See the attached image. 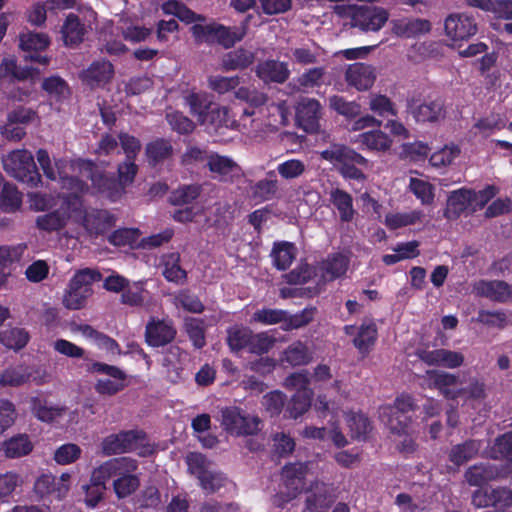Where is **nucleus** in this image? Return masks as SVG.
Returning a JSON list of instances; mask_svg holds the SVG:
<instances>
[{"label":"nucleus","instance_id":"338daca9","mask_svg":"<svg viewBox=\"0 0 512 512\" xmlns=\"http://www.w3.org/2000/svg\"><path fill=\"white\" fill-rule=\"evenodd\" d=\"M495 459L512 460V431L499 436L491 449Z\"/></svg>","mask_w":512,"mask_h":512},{"label":"nucleus","instance_id":"dca6fc26","mask_svg":"<svg viewBox=\"0 0 512 512\" xmlns=\"http://www.w3.org/2000/svg\"><path fill=\"white\" fill-rule=\"evenodd\" d=\"M91 371L103 373L110 377V379H99L95 384V390L99 394L114 395L125 387V373L116 366L94 363L91 366Z\"/></svg>","mask_w":512,"mask_h":512},{"label":"nucleus","instance_id":"c85d7f7f","mask_svg":"<svg viewBox=\"0 0 512 512\" xmlns=\"http://www.w3.org/2000/svg\"><path fill=\"white\" fill-rule=\"evenodd\" d=\"M308 472L307 464L294 463L285 465L282 469V487L285 490L301 492L305 486V477Z\"/></svg>","mask_w":512,"mask_h":512},{"label":"nucleus","instance_id":"a211bd4d","mask_svg":"<svg viewBox=\"0 0 512 512\" xmlns=\"http://www.w3.org/2000/svg\"><path fill=\"white\" fill-rule=\"evenodd\" d=\"M333 502L331 488L323 482H314L307 490L305 499L306 512H328Z\"/></svg>","mask_w":512,"mask_h":512},{"label":"nucleus","instance_id":"39448f33","mask_svg":"<svg viewBox=\"0 0 512 512\" xmlns=\"http://www.w3.org/2000/svg\"><path fill=\"white\" fill-rule=\"evenodd\" d=\"M68 204L72 205L75 221L81 222L90 235L97 236L106 232L115 225V217L107 211H86L79 198V194H75L73 201L68 202Z\"/></svg>","mask_w":512,"mask_h":512},{"label":"nucleus","instance_id":"0eeeda50","mask_svg":"<svg viewBox=\"0 0 512 512\" xmlns=\"http://www.w3.org/2000/svg\"><path fill=\"white\" fill-rule=\"evenodd\" d=\"M48 373L39 366H28L18 364L9 366L0 373L1 387H19L32 380L35 384L41 385L48 381Z\"/></svg>","mask_w":512,"mask_h":512},{"label":"nucleus","instance_id":"2eb2a0df","mask_svg":"<svg viewBox=\"0 0 512 512\" xmlns=\"http://www.w3.org/2000/svg\"><path fill=\"white\" fill-rule=\"evenodd\" d=\"M74 197L75 194H63L61 196L62 203L60 208L53 212L38 216L36 219L37 227L41 230L51 232L63 228L69 218L75 220V216L72 211V205L68 204V202L73 201Z\"/></svg>","mask_w":512,"mask_h":512},{"label":"nucleus","instance_id":"393cba45","mask_svg":"<svg viewBox=\"0 0 512 512\" xmlns=\"http://www.w3.org/2000/svg\"><path fill=\"white\" fill-rule=\"evenodd\" d=\"M410 113L417 122L437 123L445 119L446 110L444 102L440 99L410 106Z\"/></svg>","mask_w":512,"mask_h":512},{"label":"nucleus","instance_id":"473e14b6","mask_svg":"<svg viewBox=\"0 0 512 512\" xmlns=\"http://www.w3.org/2000/svg\"><path fill=\"white\" fill-rule=\"evenodd\" d=\"M321 157L332 163L342 165L347 161H356L357 165L366 166L368 161L361 154L340 144H333L328 149L321 152Z\"/></svg>","mask_w":512,"mask_h":512},{"label":"nucleus","instance_id":"7ed1b4c3","mask_svg":"<svg viewBox=\"0 0 512 512\" xmlns=\"http://www.w3.org/2000/svg\"><path fill=\"white\" fill-rule=\"evenodd\" d=\"M4 170L15 179L36 187L40 182V175L36 170L34 158L28 150H14L2 159Z\"/></svg>","mask_w":512,"mask_h":512},{"label":"nucleus","instance_id":"423d86ee","mask_svg":"<svg viewBox=\"0 0 512 512\" xmlns=\"http://www.w3.org/2000/svg\"><path fill=\"white\" fill-rule=\"evenodd\" d=\"M36 156L45 176L54 181L59 178L62 188L66 189L68 193L82 194L87 191V185L83 181L75 177H65L62 175L64 166L63 160H55L52 162L48 152L44 149H39Z\"/></svg>","mask_w":512,"mask_h":512},{"label":"nucleus","instance_id":"412c9836","mask_svg":"<svg viewBox=\"0 0 512 512\" xmlns=\"http://www.w3.org/2000/svg\"><path fill=\"white\" fill-rule=\"evenodd\" d=\"M34 449L31 437L25 433L15 434L0 443V453L7 460L28 456Z\"/></svg>","mask_w":512,"mask_h":512},{"label":"nucleus","instance_id":"8fccbe9b","mask_svg":"<svg viewBox=\"0 0 512 512\" xmlns=\"http://www.w3.org/2000/svg\"><path fill=\"white\" fill-rule=\"evenodd\" d=\"M274 265L279 270L287 269L296 257V249L288 242L277 243L271 252Z\"/></svg>","mask_w":512,"mask_h":512},{"label":"nucleus","instance_id":"c9c22d12","mask_svg":"<svg viewBox=\"0 0 512 512\" xmlns=\"http://www.w3.org/2000/svg\"><path fill=\"white\" fill-rule=\"evenodd\" d=\"M209 132H219L221 128H236V122L231 119L227 107H212L200 123Z\"/></svg>","mask_w":512,"mask_h":512},{"label":"nucleus","instance_id":"cd10ccee","mask_svg":"<svg viewBox=\"0 0 512 512\" xmlns=\"http://www.w3.org/2000/svg\"><path fill=\"white\" fill-rule=\"evenodd\" d=\"M392 24L393 33L404 38L418 37L431 29L430 22L421 18H402L394 20Z\"/></svg>","mask_w":512,"mask_h":512},{"label":"nucleus","instance_id":"4c0bfd02","mask_svg":"<svg viewBox=\"0 0 512 512\" xmlns=\"http://www.w3.org/2000/svg\"><path fill=\"white\" fill-rule=\"evenodd\" d=\"M30 405L33 415L42 422H53L62 417L66 412L64 406L50 405L39 397H32Z\"/></svg>","mask_w":512,"mask_h":512},{"label":"nucleus","instance_id":"7c9ffc66","mask_svg":"<svg viewBox=\"0 0 512 512\" xmlns=\"http://www.w3.org/2000/svg\"><path fill=\"white\" fill-rule=\"evenodd\" d=\"M471 189H459L452 191L447 199L445 216L448 219H456L463 212H472Z\"/></svg>","mask_w":512,"mask_h":512},{"label":"nucleus","instance_id":"09e8293b","mask_svg":"<svg viewBox=\"0 0 512 512\" xmlns=\"http://www.w3.org/2000/svg\"><path fill=\"white\" fill-rule=\"evenodd\" d=\"M190 113L197 118L199 124L212 108V100L207 93H191L185 97Z\"/></svg>","mask_w":512,"mask_h":512},{"label":"nucleus","instance_id":"0e129e2a","mask_svg":"<svg viewBox=\"0 0 512 512\" xmlns=\"http://www.w3.org/2000/svg\"><path fill=\"white\" fill-rule=\"evenodd\" d=\"M49 45V38L43 33L26 32L20 35V48L27 52L41 51Z\"/></svg>","mask_w":512,"mask_h":512},{"label":"nucleus","instance_id":"4be33fe9","mask_svg":"<svg viewBox=\"0 0 512 512\" xmlns=\"http://www.w3.org/2000/svg\"><path fill=\"white\" fill-rule=\"evenodd\" d=\"M445 31L452 40H465L477 31L473 17L466 14H452L445 20Z\"/></svg>","mask_w":512,"mask_h":512},{"label":"nucleus","instance_id":"13d9d810","mask_svg":"<svg viewBox=\"0 0 512 512\" xmlns=\"http://www.w3.org/2000/svg\"><path fill=\"white\" fill-rule=\"evenodd\" d=\"M347 425L351 433V437L358 440H365L372 429L368 418L361 413L348 415Z\"/></svg>","mask_w":512,"mask_h":512},{"label":"nucleus","instance_id":"f3484780","mask_svg":"<svg viewBox=\"0 0 512 512\" xmlns=\"http://www.w3.org/2000/svg\"><path fill=\"white\" fill-rule=\"evenodd\" d=\"M87 178H90L96 191L111 201L119 200L125 193L126 187L113 177H109L99 170H94L92 165L86 164Z\"/></svg>","mask_w":512,"mask_h":512},{"label":"nucleus","instance_id":"6e6552de","mask_svg":"<svg viewBox=\"0 0 512 512\" xmlns=\"http://www.w3.org/2000/svg\"><path fill=\"white\" fill-rule=\"evenodd\" d=\"M260 419L237 407L225 408L221 412V425L236 436L253 435L260 430Z\"/></svg>","mask_w":512,"mask_h":512},{"label":"nucleus","instance_id":"5fc2aeb1","mask_svg":"<svg viewBox=\"0 0 512 512\" xmlns=\"http://www.w3.org/2000/svg\"><path fill=\"white\" fill-rule=\"evenodd\" d=\"M326 74L324 67H313L305 70L294 81L299 89L308 90L320 87Z\"/></svg>","mask_w":512,"mask_h":512},{"label":"nucleus","instance_id":"6ab92c4d","mask_svg":"<svg viewBox=\"0 0 512 512\" xmlns=\"http://www.w3.org/2000/svg\"><path fill=\"white\" fill-rule=\"evenodd\" d=\"M473 291L498 303H506L512 297L511 286L502 280H480L473 285Z\"/></svg>","mask_w":512,"mask_h":512},{"label":"nucleus","instance_id":"f704fd0d","mask_svg":"<svg viewBox=\"0 0 512 512\" xmlns=\"http://www.w3.org/2000/svg\"><path fill=\"white\" fill-rule=\"evenodd\" d=\"M349 266V259L346 255L336 253L329 256L320 266L323 282L333 281L342 277Z\"/></svg>","mask_w":512,"mask_h":512},{"label":"nucleus","instance_id":"5701e85b","mask_svg":"<svg viewBox=\"0 0 512 512\" xmlns=\"http://www.w3.org/2000/svg\"><path fill=\"white\" fill-rule=\"evenodd\" d=\"M145 285L146 281L129 282L127 288L121 294V303L149 310L155 305V299Z\"/></svg>","mask_w":512,"mask_h":512},{"label":"nucleus","instance_id":"bf43d9fd","mask_svg":"<svg viewBox=\"0 0 512 512\" xmlns=\"http://www.w3.org/2000/svg\"><path fill=\"white\" fill-rule=\"evenodd\" d=\"M29 341V334L23 328H12L0 334V342L15 351L22 349Z\"/></svg>","mask_w":512,"mask_h":512},{"label":"nucleus","instance_id":"603ef678","mask_svg":"<svg viewBox=\"0 0 512 512\" xmlns=\"http://www.w3.org/2000/svg\"><path fill=\"white\" fill-rule=\"evenodd\" d=\"M145 152L149 162L155 165L168 159L173 153V147L169 141L157 139L147 144Z\"/></svg>","mask_w":512,"mask_h":512},{"label":"nucleus","instance_id":"aec40b11","mask_svg":"<svg viewBox=\"0 0 512 512\" xmlns=\"http://www.w3.org/2000/svg\"><path fill=\"white\" fill-rule=\"evenodd\" d=\"M345 80L359 91L368 90L376 80L375 68L362 62L351 64L345 71Z\"/></svg>","mask_w":512,"mask_h":512},{"label":"nucleus","instance_id":"69168bd1","mask_svg":"<svg viewBox=\"0 0 512 512\" xmlns=\"http://www.w3.org/2000/svg\"><path fill=\"white\" fill-rule=\"evenodd\" d=\"M409 188L423 205H430L434 201V187L427 181L410 178Z\"/></svg>","mask_w":512,"mask_h":512},{"label":"nucleus","instance_id":"c756f323","mask_svg":"<svg viewBox=\"0 0 512 512\" xmlns=\"http://www.w3.org/2000/svg\"><path fill=\"white\" fill-rule=\"evenodd\" d=\"M268 178L261 179L250 186L249 197L256 203H262L275 198L279 191V184L275 179L274 171L267 173Z\"/></svg>","mask_w":512,"mask_h":512},{"label":"nucleus","instance_id":"58836bf2","mask_svg":"<svg viewBox=\"0 0 512 512\" xmlns=\"http://www.w3.org/2000/svg\"><path fill=\"white\" fill-rule=\"evenodd\" d=\"M473 321L487 328L498 330H504L511 325V319L504 310L480 309L477 313V317L474 318Z\"/></svg>","mask_w":512,"mask_h":512},{"label":"nucleus","instance_id":"a19ab883","mask_svg":"<svg viewBox=\"0 0 512 512\" xmlns=\"http://www.w3.org/2000/svg\"><path fill=\"white\" fill-rule=\"evenodd\" d=\"M180 255L178 253H169L163 256L162 274L169 282L183 284L186 280V271L180 267Z\"/></svg>","mask_w":512,"mask_h":512},{"label":"nucleus","instance_id":"e2e57ef3","mask_svg":"<svg viewBox=\"0 0 512 512\" xmlns=\"http://www.w3.org/2000/svg\"><path fill=\"white\" fill-rule=\"evenodd\" d=\"M307 170V165L300 159H289L278 164L277 172L285 180L301 177Z\"/></svg>","mask_w":512,"mask_h":512},{"label":"nucleus","instance_id":"bb28decb","mask_svg":"<svg viewBox=\"0 0 512 512\" xmlns=\"http://www.w3.org/2000/svg\"><path fill=\"white\" fill-rule=\"evenodd\" d=\"M256 75L264 82L284 83L290 76L286 62L266 60L256 67Z\"/></svg>","mask_w":512,"mask_h":512},{"label":"nucleus","instance_id":"864d4df0","mask_svg":"<svg viewBox=\"0 0 512 512\" xmlns=\"http://www.w3.org/2000/svg\"><path fill=\"white\" fill-rule=\"evenodd\" d=\"M140 485V480L135 472H123L113 481V488L118 498H125L132 494Z\"/></svg>","mask_w":512,"mask_h":512},{"label":"nucleus","instance_id":"e433bc0d","mask_svg":"<svg viewBox=\"0 0 512 512\" xmlns=\"http://www.w3.org/2000/svg\"><path fill=\"white\" fill-rule=\"evenodd\" d=\"M255 61V53L249 49L238 48L222 57L221 65L226 71L243 70Z\"/></svg>","mask_w":512,"mask_h":512},{"label":"nucleus","instance_id":"20e7f679","mask_svg":"<svg viewBox=\"0 0 512 512\" xmlns=\"http://www.w3.org/2000/svg\"><path fill=\"white\" fill-rule=\"evenodd\" d=\"M102 450L106 455L137 451L140 456L152 453L145 445V434L142 431H126L106 437L102 442Z\"/></svg>","mask_w":512,"mask_h":512},{"label":"nucleus","instance_id":"1a4fd4ad","mask_svg":"<svg viewBox=\"0 0 512 512\" xmlns=\"http://www.w3.org/2000/svg\"><path fill=\"white\" fill-rule=\"evenodd\" d=\"M411 410H413L412 398L408 395H402L396 398L393 405L381 407L379 417L391 434L401 436V431H404L408 425L405 414Z\"/></svg>","mask_w":512,"mask_h":512},{"label":"nucleus","instance_id":"f03ea898","mask_svg":"<svg viewBox=\"0 0 512 512\" xmlns=\"http://www.w3.org/2000/svg\"><path fill=\"white\" fill-rule=\"evenodd\" d=\"M100 279L101 274L97 270L85 268L77 271L65 290L63 305L71 310L83 308L93 293L92 284Z\"/></svg>","mask_w":512,"mask_h":512},{"label":"nucleus","instance_id":"2f4dec72","mask_svg":"<svg viewBox=\"0 0 512 512\" xmlns=\"http://www.w3.org/2000/svg\"><path fill=\"white\" fill-rule=\"evenodd\" d=\"M113 73V66L110 62L96 61L82 72L81 77L90 86H101L112 79Z\"/></svg>","mask_w":512,"mask_h":512},{"label":"nucleus","instance_id":"a18cd8bd","mask_svg":"<svg viewBox=\"0 0 512 512\" xmlns=\"http://www.w3.org/2000/svg\"><path fill=\"white\" fill-rule=\"evenodd\" d=\"M86 32L84 24L81 23L78 16L69 14L66 17L65 23L62 27L63 39L66 45H75L83 40Z\"/></svg>","mask_w":512,"mask_h":512},{"label":"nucleus","instance_id":"37998d69","mask_svg":"<svg viewBox=\"0 0 512 512\" xmlns=\"http://www.w3.org/2000/svg\"><path fill=\"white\" fill-rule=\"evenodd\" d=\"M330 200L338 210L341 221L350 222L353 219L355 210L350 194L341 189H334L330 193Z\"/></svg>","mask_w":512,"mask_h":512},{"label":"nucleus","instance_id":"c03bdc74","mask_svg":"<svg viewBox=\"0 0 512 512\" xmlns=\"http://www.w3.org/2000/svg\"><path fill=\"white\" fill-rule=\"evenodd\" d=\"M377 338V329L374 323H363L353 338L354 346L363 355H367Z\"/></svg>","mask_w":512,"mask_h":512},{"label":"nucleus","instance_id":"ddd939ff","mask_svg":"<svg viewBox=\"0 0 512 512\" xmlns=\"http://www.w3.org/2000/svg\"><path fill=\"white\" fill-rule=\"evenodd\" d=\"M322 117V106L315 98L303 97L296 106V122L308 133L318 131Z\"/></svg>","mask_w":512,"mask_h":512},{"label":"nucleus","instance_id":"4468645a","mask_svg":"<svg viewBox=\"0 0 512 512\" xmlns=\"http://www.w3.org/2000/svg\"><path fill=\"white\" fill-rule=\"evenodd\" d=\"M388 20V13L380 7L357 6L351 17V25L363 31H378Z\"/></svg>","mask_w":512,"mask_h":512},{"label":"nucleus","instance_id":"9b49d317","mask_svg":"<svg viewBox=\"0 0 512 512\" xmlns=\"http://www.w3.org/2000/svg\"><path fill=\"white\" fill-rule=\"evenodd\" d=\"M207 167L220 182L234 183L243 176L240 165L231 157L210 153L207 157Z\"/></svg>","mask_w":512,"mask_h":512},{"label":"nucleus","instance_id":"9d476101","mask_svg":"<svg viewBox=\"0 0 512 512\" xmlns=\"http://www.w3.org/2000/svg\"><path fill=\"white\" fill-rule=\"evenodd\" d=\"M421 379L423 387L437 389L446 398L461 397L465 391L460 387V381L456 375L444 371L428 370Z\"/></svg>","mask_w":512,"mask_h":512},{"label":"nucleus","instance_id":"de8ad7c7","mask_svg":"<svg viewBox=\"0 0 512 512\" xmlns=\"http://www.w3.org/2000/svg\"><path fill=\"white\" fill-rule=\"evenodd\" d=\"M313 359L312 353L308 347L301 341H296L289 345L284 351L283 361L292 366L306 365Z\"/></svg>","mask_w":512,"mask_h":512},{"label":"nucleus","instance_id":"052dcab7","mask_svg":"<svg viewBox=\"0 0 512 512\" xmlns=\"http://www.w3.org/2000/svg\"><path fill=\"white\" fill-rule=\"evenodd\" d=\"M329 107L346 118H354L361 113V106L355 101H347L342 96L333 95L328 99Z\"/></svg>","mask_w":512,"mask_h":512},{"label":"nucleus","instance_id":"a878e982","mask_svg":"<svg viewBox=\"0 0 512 512\" xmlns=\"http://www.w3.org/2000/svg\"><path fill=\"white\" fill-rule=\"evenodd\" d=\"M176 330L170 322L152 320L146 327V341L150 346L159 347L171 342Z\"/></svg>","mask_w":512,"mask_h":512},{"label":"nucleus","instance_id":"72a5a7b5","mask_svg":"<svg viewBox=\"0 0 512 512\" xmlns=\"http://www.w3.org/2000/svg\"><path fill=\"white\" fill-rule=\"evenodd\" d=\"M353 142L359 144L361 148L378 152L387 151L392 145V140L389 136L378 129L357 135Z\"/></svg>","mask_w":512,"mask_h":512},{"label":"nucleus","instance_id":"4d7b16f0","mask_svg":"<svg viewBox=\"0 0 512 512\" xmlns=\"http://www.w3.org/2000/svg\"><path fill=\"white\" fill-rule=\"evenodd\" d=\"M423 213L420 210H413L409 212H399L388 214L385 218V224L390 229H398L408 225H413L422 220Z\"/></svg>","mask_w":512,"mask_h":512},{"label":"nucleus","instance_id":"774afa93","mask_svg":"<svg viewBox=\"0 0 512 512\" xmlns=\"http://www.w3.org/2000/svg\"><path fill=\"white\" fill-rule=\"evenodd\" d=\"M497 512H512V490L507 488L492 489V505Z\"/></svg>","mask_w":512,"mask_h":512},{"label":"nucleus","instance_id":"6e6d98bb","mask_svg":"<svg viewBox=\"0 0 512 512\" xmlns=\"http://www.w3.org/2000/svg\"><path fill=\"white\" fill-rule=\"evenodd\" d=\"M312 396V390H305L304 392L295 393L286 408L288 417L296 419L297 417L304 414L311 406Z\"/></svg>","mask_w":512,"mask_h":512},{"label":"nucleus","instance_id":"680f3d73","mask_svg":"<svg viewBox=\"0 0 512 512\" xmlns=\"http://www.w3.org/2000/svg\"><path fill=\"white\" fill-rule=\"evenodd\" d=\"M21 194L11 184H3L0 188V207L6 212H12L21 205Z\"/></svg>","mask_w":512,"mask_h":512},{"label":"nucleus","instance_id":"b1692460","mask_svg":"<svg viewBox=\"0 0 512 512\" xmlns=\"http://www.w3.org/2000/svg\"><path fill=\"white\" fill-rule=\"evenodd\" d=\"M417 356L428 365L457 368L464 362V355L447 349L419 350Z\"/></svg>","mask_w":512,"mask_h":512},{"label":"nucleus","instance_id":"f8f14e48","mask_svg":"<svg viewBox=\"0 0 512 512\" xmlns=\"http://www.w3.org/2000/svg\"><path fill=\"white\" fill-rule=\"evenodd\" d=\"M137 468V461L130 457L113 458L93 470L91 482L105 485L109 479H116L123 472H136Z\"/></svg>","mask_w":512,"mask_h":512},{"label":"nucleus","instance_id":"3c124183","mask_svg":"<svg viewBox=\"0 0 512 512\" xmlns=\"http://www.w3.org/2000/svg\"><path fill=\"white\" fill-rule=\"evenodd\" d=\"M498 476V471L490 465H474L465 473L466 481L472 486H480Z\"/></svg>","mask_w":512,"mask_h":512},{"label":"nucleus","instance_id":"ea45409f","mask_svg":"<svg viewBox=\"0 0 512 512\" xmlns=\"http://www.w3.org/2000/svg\"><path fill=\"white\" fill-rule=\"evenodd\" d=\"M320 47L314 43H306L290 49V58L293 63L308 66L318 63Z\"/></svg>","mask_w":512,"mask_h":512},{"label":"nucleus","instance_id":"79ce46f5","mask_svg":"<svg viewBox=\"0 0 512 512\" xmlns=\"http://www.w3.org/2000/svg\"><path fill=\"white\" fill-rule=\"evenodd\" d=\"M481 444L476 440H469L455 445L449 452V460L456 466H461L473 459L479 452Z\"/></svg>","mask_w":512,"mask_h":512},{"label":"nucleus","instance_id":"f257e3e1","mask_svg":"<svg viewBox=\"0 0 512 512\" xmlns=\"http://www.w3.org/2000/svg\"><path fill=\"white\" fill-rule=\"evenodd\" d=\"M250 18V15L247 16L238 26L227 27L218 23L195 24L191 30L197 41L217 42L224 48H230L245 37Z\"/></svg>","mask_w":512,"mask_h":512},{"label":"nucleus","instance_id":"49530a36","mask_svg":"<svg viewBox=\"0 0 512 512\" xmlns=\"http://www.w3.org/2000/svg\"><path fill=\"white\" fill-rule=\"evenodd\" d=\"M24 480L16 471L0 473V501L8 502L10 498L22 487Z\"/></svg>","mask_w":512,"mask_h":512}]
</instances>
